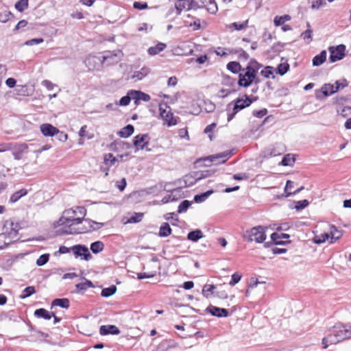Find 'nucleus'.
Wrapping results in <instances>:
<instances>
[{"mask_svg":"<svg viewBox=\"0 0 351 351\" xmlns=\"http://www.w3.org/2000/svg\"><path fill=\"white\" fill-rule=\"evenodd\" d=\"M143 218V213H135L132 217H130L128 221L131 223H138L142 221Z\"/></svg>","mask_w":351,"mask_h":351,"instance_id":"de8ad7c7","label":"nucleus"},{"mask_svg":"<svg viewBox=\"0 0 351 351\" xmlns=\"http://www.w3.org/2000/svg\"><path fill=\"white\" fill-rule=\"evenodd\" d=\"M337 92V88H334V85L331 84H324L319 90H316L315 97L317 99H321V95L324 97H328Z\"/></svg>","mask_w":351,"mask_h":351,"instance_id":"9b49d317","label":"nucleus"},{"mask_svg":"<svg viewBox=\"0 0 351 351\" xmlns=\"http://www.w3.org/2000/svg\"><path fill=\"white\" fill-rule=\"evenodd\" d=\"M44 42V39L42 38H32L25 41V45L27 46H33L35 45H39Z\"/></svg>","mask_w":351,"mask_h":351,"instance_id":"bf43d9fd","label":"nucleus"},{"mask_svg":"<svg viewBox=\"0 0 351 351\" xmlns=\"http://www.w3.org/2000/svg\"><path fill=\"white\" fill-rule=\"evenodd\" d=\"M294 162L295 158L291 156V154H289L282 158L280 165L282 166H292L293 165Z\"/></svg>","mask_w":351,"mask_h":351,"instance_id":"e433bc0d","label":"nucleus"},{"mask_svg":"<svg viewBox=\"0 0 351 351\" xmlns=\"http://www.w3.org/2000/svg\"><path fill=\"white\" fill-rule=\"evenodd\" d=\"M271 239L274 243L276 245H285L286 243H289V241H282L280 239H281L280 237V234L277 232H274L271 234Z\"/></svg>","mask_w":351,"mask_h":351,"instance_id":"09e8293b","label":"nucleus"},{"mask_svg":"<svg viewBox=\"0 0 351 351\" xmlns=\"http://www.w3.org/2000/svg\"><path fill=\"white\" fill-rule=\"evenodd\" d=\"M147 134H138L133 139V144L137 149H144L149 143Z\"/></svg>","mask_w":351,"mask_h":351,"instance_id":"4468645a","label":"nucleus"},{"mask_svg":"<svg viewBox=\"0 0 351 351\" xmlns=\"http://www.w3.org/2000/svg\"><path fill=\"white\" fill-rule=\"evenodd\" d=\"M291 16L289 15L285 14L281 16H276L274 19V24L276 26H280L283 25L287 21L290 20Z\"/></svg>","mask_w":351,"mask_h":351,"instance_id":"37998d69","label":"nucleus"},{"mask_svg":"<svg viewBox=\"0 0 351 351\" xmlns=\"http://www.w3.org/2000/svg\"><path fill=\"white\" fill-rule=\"evenodd\" d=\"M72 250L76 257L82 256L86 261L91 258L92 256L90 254L87 247L82 245H75L73 246Z\"/></svg>","mask_w":351,"mask_h":351,"instance_id":"9d476101","label":"nucleus"},{"mask_svg":"<svg viewBox=\"0 0 351 351\" xmlns=\"http://www.w3.org/2000/svg\"><path fill=\"white\" fill-rule=\"evenodd\" d=\"M245 99L237 98L228 105L227 107L229 108V106L232 103H234V106L232 112H230L229 110L228 112L227 120L228 122L233 119V118L239 111L244 109L246 107L250 106L252 104V100L250 98V97L247 95H245Z\"/></svg>","mask_w":351,"mask_h":351,"instance_id":"20e7f679","label":"nucleus"},{"mask_svg":"<svg viewBox=\"0 0 351 351\" xmlns=\"http://www.w3.org/2000/svg\"><path fill=\"white\" fill-rule=\"evenodd\" d=\"M132 100L130 95V90L127 93L125 96L122 97L119 100V105L123 106H128L130 101Z\"/></svg>","mask_w":351,"mask_h":351,"instance_id":"8fccbe9b","label":"nucleus"},{"mask_svg":"<svg viewBox=\"0 0 351 351\" xmlns=\"http://www.w3.org/2000/svg\"><path fill=\"white\" fill-rule=\"evenodd\" d=\"M206 311L211 314L213 316L217 317H227L229 316V312L227 309L209 305Z\"/></svg>","mask_w":351,"mask_h":351,"instance_id":"ddd939ff","label":"nucleus"},{"mask_svg":"<svg viewBox=\"0 0 351 351\" xmlns=\"http://www.w3.org/2000/svg\"><path fill=\"white\" fill-rule=\"evenodd\" d=\"M329 238L330 234L328 233L322 234L320 236L315 237L314 239V243L317 244H321L325 242Z\"/></svg>","mask_w":351,"mask_h":351,"instance_id":"6e6d98bb","label":"nucleus"},{"mask_svg":"<svg viewBox=\"0 0 351 351\" xmlns=\"http://www.w3.org/2000/svg\"><path fill=\"white\" fill-rule=\"evenodd\" d=\"M42 134L45 136H53L59 133V130L49 123H44L40 126Z\"/></svg>","mask_w":351,"mask_h":351,"instance_id":"dca6fc26","label":"nucleus"},{"mask_svg":"<svg viewBox=\"0 0 351 351\" xmlns=\"http://www.w3.org/2000/svg\"><path fill=\"white\" fill-rule=\"evenodd\" d=\"M204 237L203 233L201 230L196 229L195 230L191 231L187 234V239L193 242H197L198 240L202 239Z\"/></svg>","mask_w":351,"mask_h":351,"instance_id":"bb28decb","label":"nucleus"},{"mask_svg":"<svg viewBox=\"0 0 351 351\" xmlns=\"http://www.w3.org/2000/svg\"><path fill=\"white\" fill-rule=\"evenodd\" d=\"M266 228L258 226L247 230L243 234V238L248 242L255 241L256 243H263L267 238Z\"/></svg>","mask_w":351,"mask_h":351,"instance_id":"7ed1b4c3","label":"nucleus"},{"mask_svg":"<svg viewBox=\"0 0 351 351\" xmlns=\"http://www.w3.org/2000/svg\"><path fill=\"white\" fill-rule=\"evenodd\" d=\"M150 72V69L148 67L143 66L140 71H136L134 73L132 78L137 80H141L146 77Z\"/></svg>","mask_w":351,"mask_h":351,"instance_id":"c756f323","label":"nucleus"},{"mask_svg":"<svg viewBox=\"0 0 351 351\" xmlns=\"http://www.w3.org/2000/svg\"><path fill=\"white\" fill-rule=\"evenodd\" d=\"M281 154V150H277L276 147L269 148L265 151V157H274Z\"/></svg>","mask_w":351,"mask_h":351,"instance_id":"49530a36","label":"nucleus"},{"mask_svg":"<svg viewBox=\"0 0 351 351\" xmlns=\"http://www.w3.org/2000/svg\"><path fill=\"white\" fill-rule=\"evenodd\" d=\"M28 145L25 143H10V151L12 152L14 158L19 160L22 158L23 154L27 152Z\"/></svg>","mask_w":351,"mask_h":351,"instance_id":"6e6552de","label":"nucleus"},{"mask_svg":"<svg viewBox=\"0 0 351 351\" xmlns=\"http://www.w3.org/2000/svg\"><path fill=\"white\" fill-rule=\"evenodd\" d=\"M15 8L19 12H23L28 8V0H19L14 5Z\"/></svg>","mask_w":351,"mask_h":351,"instance_id":"79ce46f5","label":"nucleus"},{"mask_svg":"<svg viewBox=\"0 0 351 351\" xmlns=\"http://www.w3.org/2000/svg\"><path fill=\"white\" fill-rule=\"evenodd\" d=\"M211 175V171L206 170L204 171H195L193 172L191 175L186 176V179L193 178L194 179L193 182H191L190 184H194L197 181L206 178Z\"/></svg>","mask_w":351,"mask_h":351,"instance_id":"f3484780","label":"nucleus"},{"mask_svg":"<svg viewBox=\"0 0 351 351\" xmlns=\"http://www.w3.org/2000/svg\"><path fill=\"white\" fill-rule=\"evenodd\" d=\"M20 229L21 226L19 223H14L12 220H7L3 228V233L9 241V243L12 244L19 239L18 232Z\"/></svg>","mask_w":351,"mask_h":351,"instance_id":"39448f33","label":"nucleus"},{"mask_svg":"<svg viewBox=\"0 0 351 351\" xmlns=\"http://www.w3.org/2000/svg\"><path fill=\"white\" fill-rule=\"evenodd\" d=\"M90 249L93 254H98L104 250V244L100 241H95L90 244Z\"/></svg>","mask_w":351,"mask_h":351,"instance_id":"2f4dec72","label":"nucleus"},{"mask_svg":"<svg viewBox=\"0 0 351 351\" xmlns=\"http://www.w3.org/2000/svg\"><path fill=\"white\" fill-rule=\"evenodd\" d=\"M28 191L25 189H21V190L14 193L10 197V202L14 204L19 201L21 197L27 195Z\"/></svg>","mask_w":351,"mask_h":351,"instance_id":"a878e982","label":"nucleus"},{"mask_svg":"<svg viewBox=\"0 0 351 351\" xmlns=\"http://www.w3.org/2000/svg\"><path fill=\"white\" fill-rule=\"evenodd\" d=\"M289 70V64L287 62L280 63L276 68V73L284 75Z\"/></svg>","mask_w":351,"mask_h":351,"instance_id":"58836bf2","label":"nucleus"},{"mask_svg":"<svg viewBox=\"0 0 351 351\" xmlns=\"http://www.w3.org/2000/svg\"><path fill=\"white\" fill-rule=\"evenodd\" d=\"M160 115L167 126L171 127L177 124V120L173 117L170 107L165 103L159 105Z\"/></svg>","mask_w":351,"mask_h":351,"instance_id":"423d86ee","label":"nucleus"},{"mask_svg":"<svg viewBox=\"0 0 351 351\" xmlns=\"http://www.w3.org/2000/svg\"><path fill=\"white\" fill-rule=\"evenodd\" d=\"M285 44L277 43H275L272 47L267 51V54L271 58H274L277 56L281 51H283Z\"/></svg>","mask_w":351,"mask_h":351,"instance_id":"412c9836","label":"nucleus"},{"mask_svg":"<svg viewBox=\"0 0 351 351\" xmlns=\"http://www.w3.org/2000/svg\"><path fill=\"white\" fill-rule=\"evenodd\" d=\"M134 131V128L132 125L128 124L123 128L119 132L118 134L122 138H128L131 136Z\"/></svg>","mask_w":351,"mask_h":351,"instance_id":"cd10ccee","label":"nucleus"},{"mask_svg":"<svg viewBox=\"0 0 351 351\" xmlns=\"http://www.w3.org/2000/svg\"><path fill=\"white\" fill-rule=\"evenodd\" d=\"M213 193V190H209L206 192L196 195L194 197V201L196 203H202L204 202Z\"/></svg>","mask_w":351,"mask_h":351,"instance_id":"f704fd0d","label":"nucleus"},{"mask_svg":"<svg viewBox=\"0 0 351 351\" xmlns=\"http://www.w3.org/2000/svg\"><path fill=\"white\" fill-rule=\"evenodd\" d=\"M252 114L256 117L262 118L267 114V110L266 108H263L260 110H255Z\"/></svg>","mask_w":351,"mask_h":351,"instance_id":"69168bd1","label":"nucleus"},{"mask_svg":"<svg viewBox=\"0 0 351 351\" xmlns=\"http://www.w3.org/2000/svg\"><path fill=\"white\" fill-rule=\"evenodd\" d=\"M274 69L271 66H266L264 67L263 70L261 71V75L265 78H272L274 79L275 76L274 75Z\"/></svg>","mask_w":351,"mask_h":351,"instance_id":"72a5a7b5","label":"nucleus"},{"mask_svg":"<svg viewBox=\"0 0 351 351\" xmlns=\"http://www.w3.org/2000/svg\"><path fill=\"white\" fill-rule=\"evenodd\" d=\"M222 77L223 80L221 83L225 86H232L235 83V80L229 75H224Z\"/></svg>","mask_w":351,"mask_h":351,"instance_id":"4d7b16f0","label":"nucleus"},{"mask_svg":"<svg viewBox=\"0 0 351 351\" xmlns=\"http://www.w3.org/2000/svg\"><path fill=\"white\" fill-rule=\"evenodd\" d=\"M192 202L189 200H183L178 208V212L179 213H184L191 206Z\"/></svg>","mask_w":351,"mask_h":351,"instance_id":"c03bdc74","label":"nucleus"},{"mask_svg":"<svg viewBox=\"0 0 351 351\" xmlns=\"http://www.w3.org/2000/svg\"><path fill=\"white\" fill-rule=\"evenodd\" d=\"M234 53L238 54L239 59L241 60H247L250 57L249 54L241 48L236 49L234 51Z\"/></svg>","mask_w":351,"mask_h":351,"instance_id":"864d4df0","label":"nucleus"},{"mask_svg":"<svg viewBox=\"0 0 351 351\" xmlns=\"http://www.w3.org/2000/svg\"><path fill=\"white\" fill-rule=\"evenodd\" d=\"M308 3L311 4V7L313 10H317L322 5V0H308Z\"/></svg>","mask_w":351,"mask_h":351,"instance_id":"338daca9","label":"nucleus"},{"mask_svg":"<svg viewBox=\"0 0 351 351\" xmlns=\"http://www.w3.org/2000/svg\"><path fill=\"white\" fill-rule=\"evenodd\" d=\"M166 44L163 43H158L155 46L150 47L148 49L147 52L151 56H155L162 51L166 48Z\"/></svg>","mask_w":351,"mask_h":351,"instance_id":"393cba45","label":"nucleus"},{"mask_svg":"<svg viewBox=\"0 0 351 351\" xmlns=\"http://www.w3.org/2000/svg\"><path fill=\"white\" fill-rule=\"evenodd\" d=\"M87 125H84L81 127L80 131H79V136L81 138L87 137L88 139L91 138V136H88V132L86 130Z\"/></svg>","mask_w":351,"mask_h":351,"instance_id":"0e129e2a","label":"nucleus"},{"mask_svg":"<svg viewBox=\"0 0 351 351\" xmlns=\"http://www.w3.org/2000/svg\"><path fill=\"white\" fill-rule=\"evenodd\" d=\"M34 315L37 318H43L49 320L52 317V315H53V313L49 312L45 308H40L34 311Z\"/></svg>","mask_w":351,"mask_h":351,"instance_id":"4be33fe9","label":"nucleus"},{"mask_svg":"<svg viewBox=\"0 0 351 351\" xmlns=\"http://www.w3.org/2000/svg\"><path fill=\"white\" fill-rule=\"evenodd\" d=\"M351 338V323H336L328 329L327 335L322 339L323 348L326 349L329 345L336 344Z\"/></svg>","mask_w":351,"mask_h":351,"instance_id":"f03ea898","label":"nucleus"},{"mask_svg":"<svg viewBox=\"0 0 351 351\" xmlns=\"http://www.w3.org/2000/svg\"><path fill=\"white\" fill-rule=\"evenodd\" d=\"M208 5H207V10L210 14H215L218 10L217 3L215 2V0H208Z\"/></svg>","mask_w":351,"mask_h":351,"instance_id":"603ef678","label":"nucleus"},{"mask_svg":"<svg viewBox=\"0 0 351 351\" xmlns=\"http://www.w3.org/2000/svg\"><path fill=\"white\" fill-rule=\"evenodd\" d=\"M193 2L190 0H178L176 3L177 14H180L184 9L190 10L193 8Z\"/></svg>","mask_w":351,"mask_h":351,"instance_id":"aec40b11","label":"nucleus"},{"mask_svg":"<svg viewBox=\"0 0 351 351\" xmlns=\"http://www.w3.org/2000/svg\"><path fill=\"white\" fill-rule=\"evenodd\" d=\"M308 204L309 202L307 199L297 201L295 202V208L297 210H302L305 208L308 205Z\"/></svg>","mask_w":351,"mask_h":351,"instance_id":"5fc2aeb1","label":"nucleus"},{"mask_svg":"<svg viewBox=\"0 0 351 351\" xmlns=\"http://www.w3.org/2000/svg\"><path fill=\"white\" fill-rule=\"evenodd\" d=\"M11 243H9V241L2 232L0 234V250H3L8 246H9Z\"/></svg>","mask_w":351,"mask_h":351,"instance_id":"13d9d810","label":"nucleus"},{"mask_svg":"<svg viewBox=\"0 0 351 351\" xmlns=\"http://www.w3.org/2000/svg\"><path fill=\"white\" fill-rule=\"evenodd\" d=\"M117 287L115 285H111L102 289L101 295L102 297L108 298L116 293Z\"/></svg>","mask_w":351,"mask_h":351,"instance_id":"c9c22d12","label":"nucleus"},{"mask_svg":"<svg viewBox=\"0 0 351 351\" xmlns=\"http://www.w3.org/2000/svg\"><path fill=\"white\" fill-rule=\"evenodd\" d=\"M172 230L169 224L167 222L163 223L160 227L158 236L160 237H167L171 234Z\"/></svg>","mask_w":351,"mask_h":351,"instance_id":"c85d7f7f","label":"nucleus"},{"mask_svg":"<svg viewBox=\"0 0 351 351\" xmlns=\"http://www.w3.org/2000/svg\"><path fill=\"white\" fill-rule=\"evenodd\" d=\"M330 234V243H333L338 239H339L342 236V232L339 230L337 227L334 225L330 226V232L328 233Z\"/></svg>","mask_w":351,"mask_h":351,"instance_id":"5701e85b","label":"nucleus"},{"mask_svg":"<svg viewBox=\"0 0 351 351\" xmlns=\"http://www.w3.org/2000/svg\"><path fill=\"white\" fill-rule=\"evenodd\" d=\"M326 51L323 50L318 55L315 56L313 59V65L318 66L322 64L326 60Z\"/></svg>","mask_w":351,"mask_h":351,"instance_id":"b1692460","label":"nucleus"},{"mask_svg":"<svg viewBox=\"0 0 351 351\" xmlns=\"http://www.w3.org/2000/svg\"><path fill=\"white\" fill-rule=\"evenodd\" d=\"M36 293V289L33 286L27 287L22 292V294L20 295L21 299H24L31 296L32 295Z\"/></svg>","mask_w":351,"mask_h":351,"instance_id":"ea45409f","label":"nucleus"},{"mask_svg":"<svg viewBox=\"0 0 351 351\" xmlns=\"http://www.w3.org/2000/svg\"><path fill=\"white\" fill-rule=\"evenodd\" d=\"M230 156V152H226L221 154H218L216 155H213L208 157V160L211 162H215V164L218 163H223Z\"/></svg>","mask_w":351,"mask_h":351,"instance_id":"6ab92c4d","label":"nucleus"},{"mask_svg":"<svg viewBox=\"0 0 351 351\" xmlns=\"http://www.w3.org/2000/svg\"><path fill=\"white\" fill-rule=\"evenodd\" d=\"M133 8L136 10H145L148 8V5L146 2L135 1L133 3Z\"/></svg>","mask_w":351,"mask_h":351,"instance_id":"e2e57ef3","label":"nucleus"},{"mask_svg":"<svg viewBox=\"0 0 351 351\" xmlns=\"http://www.w3.org/2000/svg\"><path fill=\"white\" fill-rule=\"evenodd\" d=\"M241 278V275L238 273H234L231 276V280L229 282L230 286H234L237 283H238Z\"/></svg>","mask_w":351,"mask_h":351,"instance_id":"052dcab7","label":"nucleus"},{"mask_svg":"<svg viewBox=\"0 0 351 351\" xmlns=\"http://www.w3.org/2000/svg\"><path fill=\"white\" fill-rule=\"evenodd\" d=\"M215 286L213 285H205L202 289L203 295L205 298H208L210 294L213 293V291L215 289Z\"/></svg>","mask_w":351,"mask_h":351,"instance_id":"4c0bfd02","label":"nucleus"},{"mask_svg":"<svg viewBox=\"0 0 351 351\" xmlns=\"http://www.w3.org/2000/svg\"><path fill=\"white\" fill-rule=\"evenodd\" d=\"M99 333L101 335H119L120 333L119 329L114 325H103L100 326Z\"/></svg>","mask_w":351,"mask_h":351,"instance_id":"a211bd4d","label":"nucleus"},{"mask_svg":"<svg viewBox=\"0 0 351 351\" xmlns=\"http://www.w3.org/2000/svg\"><path fill=\"white\" fill-rule=\"evenodd\" d=\"M12 16V13L9 11H4L0 13V22L1 23H6L9 19L10 16Z\"/></svg>","mask_w":351,"mask_h":351,"instance_id":"680f3d73","label":"nucleus"},{"mask_svg":"<svg viewBox=\"0 0 351 351\" xmlns=\"http://www.w3.org/2000/svg\"><path fill=\"white\" fill-rule=\"evenodd\" d=\"M49 259V254H44L39 256V258L36 260V265L38 266H43L45 265Z\"/></svg>","mask_w":351,"mask_h":351,"instance_id":"3c124183","label":"nucleus"},{"mask_svg":"<svg viewBox=\"0 0 351 351\" xmlns=\"http://www.w3.org/2000/svg\"><path fill=\"white\" fill-rule=\"evenodd\" d=\"M248 21H245L241 23H239L237 22L232 23L230 25V28H234L236 30L240 31L247 28Z\"/></svg>","mask_w":351,"mask_h":351,"instance_id":"a18cd8bd","label":"nucleus"},{"mask_svg":"<svg viewBox=\"0 0 351 351\" xmlns=\"http://www.w3.org/2000/svg\"><path fill=\"white\" fill-rule=\"evenodd\" d=\"M126 184L125 178H122L121 181L117 182L116 186L121 191H123L125 189Z\"/></svg>","mask_w":351,"mask_h":351,"instance_id":"774afa93","label":"nucleus"},{"mask_svg":"<svg viewBox=\"0 0 351 351\" xmlns=\"http://www.w3.org/2000/svg\"><path fill=\"white\" fill-rule=\"evenodd\" d=\"M226 68L228 71L234 74L242 71V67L240 63L237 61H231L228 62L226 65Z\"/></svg>","mask_w":351,"mask_h":351,"instance_id":"7c9ffc66","label":"nucleus"},{"mask_svg":"<svg viewBox=\"0 0 351 351\" xmlns=\"http://www.w3.org/2000/svg\"><path fill=\"white\" fill-rule=\"evenodd\" d=\"M86 209L83 206H77L63 212L62 216L54 223V227L62 226L57 230V234H83L101 228L104 223L85 219Z\"/></svg>","mask_w":351,"mask_h":351,"instance_id":"f257e3e1","label":"nucleus"},{"mask_svg":"<svg viewBox=\"0 0 351 351\" xmlns=\"http://www.w3.org/2000/svg\"><path fill=\"white\" fill-rule=\"evenodd\" d=\"M329 60L330 62H335L342 60L345 56L346 47L343 45H339L337 47H330Z\"/></svg>","mask_w":351,"mask_h":351,"instance_id":"0eeeda50","label":"nucleus"},{"mask_svg":"<svg viewBox=\"0 0 351 351\" xmlns=\"http://www.w3.org/2000/svg\"><path fill=\"white\" fill-rule=\"evenodd\" d=\"M262 66L263 65L255 59H251L247 66L245 69L242 68V71H245L247 75H250L255 79V75Z\"/></svg>","mask_w":351,"mask_h":351,"instance_id":"1a4fd4ad","label":"nucleus"},{"mask_svg":"<svg viewBox=\"0 0 351 351\" xmlns=\"http://www.w3.org/2000/svg\"><path fill=\"white\" fill-rule=\"evenodd\" d=\"M130 95L136 106H138L141 101H149L151 99L149 95L141 90H130Z\"/></svg>","mask_w":351,"mask_h":351,"instance_id":"f8f14e48","label":"nucleus"},{"mask_svg":"<svg viewBox=\"0 0 351 351\" xmlns=\"http://www.w3.org/2000/svg\"><path fill=\"white\" fill-rule=\"evenodd\" d=\"M242 72L239 75L238 85L241 87L247 88L253 83L254 78L250 75H247L245 71Z\"/></svg>","mask_w":351,"mask_h":351,"instance_id":"2eb2a0df","label":"nucleus"},{"mask_svg":"<svg viewBox=\"0 0 351 351\" xmlns=\"http://www.w3.org/2000/svg\"><path fill=\"white\" fill-rule=\"evenodd\" d=\"M306 25H307L308 29L306 31H304V32L302 33L301 36L302 37V38L304 40L308 39V40L307 41V43H309L312 40V33H313V31L311 29V25H310V23L308 22H307Z\"/></svg>","mask_w":351,"mask_h":351,"instance_id":"a19ab883","label":"nucleus"},{"mask_svg":"<svg viewBox=\"0 0 351 351\" xmlns=\"http://www.w3.org/2000/svg\"><path fill=\"white\" fill-rule=\"evenodd\" d=\"M52 306L68 308L69 307V300L67 298H57L53 300Z\"/></svg>","mask_w":351,"mask_h":351,"instance_id":"473e14b6","label":"nucleus"}]
</instances>
